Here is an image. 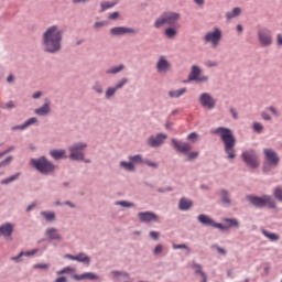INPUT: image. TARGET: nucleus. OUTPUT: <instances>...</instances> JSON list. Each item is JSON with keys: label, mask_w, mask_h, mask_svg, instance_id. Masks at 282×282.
<instances>
[{"label": "nucleus", "mask_w": 282, "mask_h": 282, "mask_svg": "<svg viewBox=\"0 0 282 282\" xmlns=\"http://www.w3.org/2000/svg\"><path fill=\"white\" fill-rule=\"evenodd\" d=\"M61 41H63V31L56 25L48 28L43 34V46L45 52L51 54L59 52Z\"/></svg>", "instance_id": "obj_1"}, {"label": "nucleus", "mask_w": 282, "mask_h": 282, "mask_svg": "<svg viewBox=\"0 0 282 282\" xmlns=\"http://www.w3.org/2000/svg\"><path fill=\"white\" fill-rule=\"evenodd\" d=\"M214 135H219L220 140L225 144V153L228 154L229 160H235L237 156L235 154V145L237 144V139L235 138V134L232 133V130L229 128L219 127L212 131Z\"/></svg>", "instance_id": "obj_2"}, {"label": "nucleus", "mask_w": 282, "mask_h": 282, "mask_svg": "<svg viewBox=\"0 0 282 282\" xmlns=\"http://www.w3.org/2000/svg\"><path fill=\"white\" fill-rule=\"evenodd\" d=\"M182 15L177 12H165L154 22V28H162V25H177V21Z\"/></svg>", "instance_id": "obj_3"}, {"label": "nucleus", "mask_w": 282, "mask_h": 282, "mask_svg": "<svg viewBox=\"0 0 282 282\" xmlns=\"http://www.w3.org/2000/svg\"><path fill=\"white\" fill-rule=\"evenodd\" d=\"M31 164L39 171L40 173H43L44 175H47V173L54 172V164L52 162L47 161L45 158L40 159H32Z\"/></svg>", "instance_id": "obj_4"}, {"label": "nucleus", "mask_w": 282, "mask_h": 282, "mask_svg": "<svg viewBox=\"0 0 282 282\" xmlns=\"http://www.w3.org/2000/svg\"><path fill=\"white\" fill-rule=\"evenodd\" d=\"M248 199L253 206H257L258 208H263V206H268L269 208H276V203L274 199H272V196H248Z\"/></svg>", "instance_id": "obj_5"}, {"label": "nucleus", "mask_w": 282, "mask_h": 282, "mask_svg": "<svg viewBox=\"0 0 282 282\" xmlns=\"http://www.w3.org/2000/svg\"><path fill=\"white\" fill-rule=\"evenodd\" d=\"M241 158L247 166H249L250 169H258L259 155H257V152H254V150L243 152L241 154Z\"/></svg>", "instance_id": "obj_6"}, {"label": "nucleus", "mask_w": 282, "mask_h": 282, "mask_svg": "<svg viewBox=\"0 0 282 282\" xmlns=\"http://www.w3.org/2000/svg\"><path fill=\"white\" fill-rule=\"evenodd\" d=\"M205 43H212L213 47H217L221 41V30L214 29L212 32H207L204 36Z\"/></svg>", "instance_id": "obj_7"}, {"label": "nucleus", "mask_w": 282, "mask_h": 282, "mask_svg": "<svg viewBox=\"0 0 282 282\" xmlns=\"http://www.w3.org/2000/svg\"><path fill=\"white\" fill-rule=\"evenodd\" d=\"M85 149H87V144H85V143H76L75 145H72L69 148V151H70L69 159L70 160H83L85 158V154L83 153V151H85Z\"/></svg>", "instance_id": "obj_8"}, {"label": "nucleus", "mask_w": 282, "mask_h": 282, "mask_svg": "<svg viewBox=\"0 0 282 282\" xmlns=\"http://www.w3.org/2000/svg\"><path fill=\"white\" fill-rule=\"evenodd\" d=\"M138 217L141 224H151L153 221L160 224V216L153 212H140Z\"/></svg>", "instance_id": "obj_9"}, {"label": "nucleus", "mask_w": 282, "mask_h": 282, "mask_svg": "<svg viewBox=\"0 0 282 282\" xmlns=\"http://www.w3.org/2000/svg\"><path fill=\"white\" fill-rule=\"evenodd\" d=\"M172 147L178 153H184V154L188 153V151H191V149H193L191 143H186V142L184 143L182 141H177V139H172Z\"/></svg>", "instance_id": "obj_10"}, {"label": "nucleus", "mask_w": 282, "mask_h": 282, "mask_svg": "<svg viewBox=\"0 0 282 282\" xmlns=\"http://www.w3.org/2000/svg\"><path fill=\"white\" fill-rule=\"evenodd\" d=\"M258 39L263 47H268V45H272V34L268 30H260L258 32Z\"/></svg>", "instance_id": "obj_11"}, {"label": "nucleus", "mask_w": 282, "mask_h": 282, "mask_svg": "<svg viewBox=\"0 0 282 282\" xmlns=\"http://www.w3.org/2000/svg\"><path fill=\"white\" fill-rule=\"evenodd\" d=\"M199 102L206 109H215L216 101L208 93H204L200 95Z\"/></svg>", "instance_id": "obj_12"}, {"label": "nucleus", "mask_w": 282, "mask_h": 282, "mask_svg": "<svg viewBox=\"0 0 282 282\" xmlns=\"http://www.w3.org/2000/svg\"><path fill=\"white\" fill-rule=\"evenodd\" d=\"M264 155L265 160H268L272 166H279V154H276L274 150L264 149Z\"/></svg>", "instance_id": "obj_13"}, {"label": "nucleus", "mask_w": 282, "mask_h": 282, "mask_svg": "<svg viewBox=\"0 0 282 282\" xmlns=\"http://www.w3.org/2000/svg\"><path fill=\"white\" fill-rule=\"evenodd\" d=\"M167 135L166 134H163V133H159L156 137H150L148 139V144L149 147H160L162 144H164V140H166Z\"/></svg>", "instance_id": "obj_14"}, {"label": "nucleus", "mask_w": 282, "mask_h": 282, "mask_svg": "<svg viewBox=\"0 0 282 282\" xmlns=\"http://www.w3.org/2000/svg\"><path fill=\"white\" fill-rule=\"evenodd\" d=\"M135 30L124 26H116L110 30V34L113 36H122V34H135Z\"/></svg>", "instance_id": "obj_15"}, {"label": "nucleus", "mask_w": 282, "mask_h": 282, "mask_svg": "<svg viewBox=\"0 0 282 282\" xmlns=\"http://www.w3.org/2000/svg\"><path fill=\"white\" fill-rule=\"evenodd\" d=\"M199 74H202V69L198 66H192V72L188 75V79L198 80V83L208 80V77H199Z\"/></svg>", "instance_id": "obj_16"}, {"label": "nucleus", "mask_w": 282, "mask_h": 282, "mask_svg": "<svg viewBox=\"0 0 282 282\" xmlns=\"http://www.w3.org/2000/svg\"><path fill=\"white\" fill-rule=\"evenodd\" d=\"M158 72H161L162 74H166L169 69H171V64L169 61H166V57L161 56L158 64H156Z\"/></svg>", "instance_id": "obj_17"}, {"label": "nucleus", "mask_w": 282, "mask_h": 282, "mask_svg": "<svg viewBox=\"0 0 282 282\" xmlns=\"http://www.w3.org/2000/svg\"><path fill=\"white\" fill-rule=\"evenodd\" d=\"M12 232H14V225L7 223L0 226V235H3V237H10Z\"/></svg>", "instance_id": "obj_18"}, {"label": "nucleus", "mask_w": 282, "mask_h": 282, "mask_svg": "<svg viewBox=\"0 0 282 282\" xmlns=\"http://www.w3.org/2000/svg\"><path fill=\"white\" fill-rule=\"evenodd\" d=\"M46 237H48V239L55 240V241H61V239H63V237L58 232V229H56V228L46 229Z\"/></svg>", "instance_id": "obj_19"}, {"label": "nucleus", "mask_w": 282, "mask_h": 282, "mask_svg": "<svg viewBox=\"0 0 282 282\" xmlns=\"http://www.w3.org/2000/svg\"><path fill=\"white\" fill-rule=\"evenodd\" d=\"M36 116H47L50 113V102H45L41 108L35 109Z\"/></svg>", "instance_id": "obj_20"}, {"label": "nucleus", "mask_w": 282, "mask_h": 282, "mask_svg": "<svg viewBox=\"0 0 282 282\" xmlns=\"http://www.w3.org/2000/svg\"><path fill=\"white\" fill-rule=\"evenodd\" d=\"M191 206H193L192 200H188L186 198H181V200L178 203L180 210H188V208H191Z\"/></svg>", "instance_id": "obj_21"}, {"label": "nucleus", "mask_w": 282, "mask_h": 282, "mask_svg": "<svg viewBox=\"0 0 282 282\" xmlns=\"http://www.w3.org/2000/svg\"><path fill=\"white\" fill-rule=\"evenodd\" d=\"M198 221L203 224V226H213L215 220H213L210 217L202 214L198 216Z\"/></svg>", "instance_id": "obj_22"}, {"label": "nucleus", "mask_w": 282, "mask_h": 282, "mask_svg": "<svg viewBox=\"0 0 282 282\" xmlns=\"http://www.w3.org/2000/svg\"><path fill=\"white\" fill-rule=\"evenodd\" d=\"M75 279H77V281H82L83 279H89V281H96V280H98V275H96L91 272H87L82 275H76Z\"/></svg>", "instance_id": "obj_23"}, {"label": "nucleus", "mask_w": 282, "mask_h": 282, "mask_svg": "<svg viewBox=\"0 0 282 282\" xmlns=\"http://www.w3.org/2000/svg\"><path fill=\"white\" fill-rule=\"evenodd\" d=\"M75 261H78L79 263H86L87 265L91 263V259H89V257H87V254L85 253H79L75 256Z\"/></svg>", "instance_id": "obj_24"}, {"label": "nucleus", "mask_w": 282, "mask_h": 282, "mask_svg": "<svg viewBox=\"0 0 282 282\" xmlns=\"http://www.w3.org/2000/svg\"><path fill=\"white\" fill-rule=\"evenodd\" d=\"M36 123V118H30L28 121H25L22 126H15L12 128L13 131H17V129H28V127H30V124H34Z\"/></svg>", "instance_id": "obj_25"}, {"label": "nucleus", "mask_w": 282, "mask_h": 282, "mask_svg": "<svg viewBox=\"0 0 282 282\" xmlns=\"http://www.w3.org/2000/svg\"><path fill=\"white\" fill-rule=\"evenodd\" d=\"M239 14H241V8L236 7L232 9L231 12L226 13V19H228V21H230V19H235V17H239Z\"/></svg>", "instance_id": "obj_26"}, {"label": "nucleus", "mask_w": 282, "mask_h": 282, "mask_svg": "<svg viewBox=\"0 0 282 282\" xmlns=\"http://www.w3.org/2000/svg\"><path fill=\"white\" fill-rule=\"evenodd\" d=\"M51 155L54 160H63L65 158V150H53L51 151Z\"/></svg>", "instance_id": "obj_27"}, {"label": "nucleus", "mask_w": 282, "mask_h": 282, "mask_svg": "<svg viewBox=\"0 0 282 282\" xmlns=\"http://www.w3.org/2000/svg\"><path fill=\"white\" fill-rule=\"evenodd\" d=\"M262 235L267 237L270 241H279L280 237L276 234H272L265 229L262 230Z\"/></svg>", "instance_id": "obj_28"}, {"label": "nucleus", "mask_w": 282, "mask_h": 282, "mask_svg": "<svg viewBox=\"0 0 282 282\" xmlns=\"http://www.w3.org/2000/svg\"><path fill=\"white\" fill-rule=\"evenodd\" d=\"M186 94V88H182L178 90H172L169 93L170 98H180V96H184Z\"/></svg>", "instance_id": "obj_29"}, {"label": "nucleus", "mask_w": 282, "mask_h": 282, "mask_svg": "<svg viewBox=\"0 0 282 282\" xmlns=\"http://www.w3.org/2000/svg\"><path fill=\"white\" fill-rule=\"evenodd\" d=\"M37 252H39V249H33L32 251H28V252H20L18 257L13 258V261H19V259H21L23 254L25 257H34V254H36Z\"/></svg>", "instance_id": "obj_30"}, {"label": "nucleus", "mask_w": 282, "mask_h": 282, "mask_svg": "<svg viewBox=\"0 0 282 282\" xmlns=\"http://www.w3.org/2000/svg\"><path fill=\"white\" fill-rule=\"evenodd\" d=\"M37 252H39V249H33L32 251H28V252H20L18 257L13 258V261H19V259H21L23 254L25 257H34V254H36Z\"/></svg>", "instance_id": "obj_31"}, {"label": "nucleus", "mask_w": 282, "mask_h": 282, "mask_svg": "<svg viewBox=\"0 0 282 282\" xmlns=\"http://www.w3.org/2000/svg\"><path fill=\"white\" fill-rule=\"evenodd\" d=\"M41 215L47 221H54V219H56V214H54V212H41Z\"/></svg>", "instance_id": "obj_32"}, {"label": "nucleus", "mask_w": 282, "mask_h": 282, "mask_svg": "<svg viewBox=\"0 0 282 282\" xmlns=\"http://www.w3.org/2000/svg\"><path fill=\"white\" fill-rule=\"evenodd\" d=\"M120 166H121L122 169H124L126 171H135V166L133 165L132 161L129 162V163L122 161V162L120 163Z\"/></svg>", "instance_id": "obj_33"}, {"label": "nucleus", "mask_w": 282, "mask_h": 282, "mask_svg": "<svg viewBox=\"0 0 282 282\" xmlns=\"http://www.w3.org/2000/svg\"><path fill=\"white\" fill-rule=\"evenodd\" d=\"M165 36L167 39H175V36H177V31L175 29H173V28H167L165 30Z\"/></svg>", "instance_id": "obj_34"}, {"label": "nucleus", "mask_w": 282, "mask_h": 282, "mask_svg": "<svg viewBox=\"0 0 282 282\" xmlns=\"http://www.w3.org/2000/svg\"><path fill=\"white\" fill-rule=\"evenodd\" d=\"M130 162H132V164H142L144 163V160L142 159V155L137 154L134 156H129Z\"/></svg>", "instance_id": "obj_35"}, {"label": "nucleus", "mask_w": 282, "mask_h": 282, "mask_svg": "<svg viewBox=\"0 0 282 282\" xmlns=\"http://www.w3.org/2000/svg\"><path fill=\"white\" fill-rule=\"evenodd\" d=\"M220 197H221V202H223L224 204L230 205V197L228 196V192H227L226 189H223V191L220 192Z\"/></svg>", "instance_id": "obj_36"}, {"label": "nucleus", "mask_w": 282, "mask_h": 282, "mask_svg": "<svg viewBox=\"0 0 282 282\" xmlns=\"http://www.w3.org/2000/svg\"><path fill=\"white\" fill-rule=\"evenodd\" d=\"M273 197H275V199H278V202H282V187H276L273 191Z\"/></svg>", "instance_id": "obj_37"}, {"label": "nucleus", "mask_w": 282, "mask_h": 282, "mask_svg": "<svg viewBox=\"0 0 282 282\" xmlns=\"http://www.w3.org/2000/svg\"><path fill=\"white\" fill-rule=\"evenodd\" d=\"M122 69H124V65L121 64L120 66L106 70V74H118V72H122Z\"/></svg>", "instance_id": "obj_38"}, {"label": "nucleus", "mask_w": 282, "mask_h": 282, "mask_svg": "<svg viewBox=\"0 0 282 282\" xmlns=\"http://www.w3.org/2000/svg\"><path fill=\"white\" fill-rule=\"evenodd\" d=\"M19 173H17L15 175L13 176H10L8 178H4L1 181V184H11V182H14L15 180H19Z\"/></svg>", "instance_id": "obj_39"}, {"label": "nucleus", "mask_w": 282, "mask_h": 282, "mask_svg": "<svg viewBox=\"0 0 282 282\" xmlns=\"http://www.w3.org/2000/svg\"><path fill=\"white\" fill-rule=\"evenodd\" d=\"M225 221L229 224L230 227L239 228V221L235 218H226Z\"/></svg>", "instance_id": "obj_40"}, {"label": "nucleus", "mask_w": 282, "mask_h": 282, "mask_svg": "<svg viewBox=\"0 0 282 282\" xmlns=\"http://www.w3.org/2000/svg\"><path fill=\"white\" fill-rule=\"evenodd\" d=\"M113 6H116V2H101V12L109 10V8H113Z\"/></svg>", "instance_id": "obj_41"}, {"label": "nucleus", "mask_w": 282, "mask_h": 282, "mask_svg": "<svg viewBox=\"0 0 282 282\" xmlns=\"http://www.w3.org/2000/svg\"><path fill=\"white\" fill-rule=\"evenodd\" d=\"M174 250H187V252H191V248L186 245H173Z\"/></svg>", "instance_id": "obj_42"}, {"label": "nucleus", "mask_w": 282, "mask_h": 282, "mask_svg": "<svg viewBox=\"0 0 282 282\" xmlns=\"http://www.w3.org/2000/svg\"><path fill=\"white\" fill-rule=\"evenodd\" d=\"M197 158H199V152H189L187 154V160L188 162L193 161V160H197Z\"/></svg>", "instance_id": "obj_43"}, {"label": "nucleus", "mask_w": 282, "mask_h": 282, "mask_svg": "<svg viewBox=\"0 0 282 282\" xmlns=\"http://www.w3.org/2000/svg\"><path fill=\"white\" fill-rule=\"evenodd\" d=\"M118 206H122L123 208H132L133 203H129L127 200H121L117 203Z\"/></svg>", "instance_id": "obj_44"}, {"label": "nucleus", "mask_w": 282, "mask_h": 282, "mask_svg": "<svg viewBox=\"0 0 282 282\" xmlns=\"http://www.w3.org/2000/svg\"><path fill=\"white\" fill-rule=\"evenodd\" d=\"M197 138H199V134L196 132H192L187 135V140H191V142H197Z\"/></svg>", "instance_id": "obj_45"}, {"label": "nucleus", "mask_w": 282, "mask_h": 282, "mask_svg": "<svg viewBox=\"0 0 282 282\" xmlns=\"http://www.w3.org/2000/svg\"><path fill=\"white\" fill-rule=\"evenodd\" d=\"M111 274L115 276H123L124 279H129V273L120 272V271H112Z\"/></svg>", "instance_id": "obj_46"}, {"label": "nucleus", "mask_w": 282, "mask_h": 282, "mask_svg": "<svg viewBox=\"0 0 282 282\" xmlns=\"http://www.w3.org/2000/svg\"><path fill=\"white\" fill-rule=\"evenodd\" d=\"M116 91H118L116 87L108 88L106 91L107 98H111V96H113V94H116Z\"/></svg>", "instance_id": "obj_47"}, {"label": "nucleus", "mask_w": 282, "mask_h": 282, "mask_svg": "<svg viewBox=\"0 0 282 282\" xmlns=\"http://www.w3.org/2000/svg\"><path fill=\"white\" fill-rule=\"evenodd\" d=\"M253 130L257 131V133H261V131H263V126L259 122H254Z\"/></svg>", "instance_id": "obj_48"}, {"label": "nucleus", "mask_w": 282, "mask_h": 282, "mask_svg": "<svg viewBox=\"0 0 282 282\" xmlns=\"http://www.w3.org/2000/svg\"><path fill=\"white\" fill-rule=\"evenodd\" d=\"M124 85H127V78L121 79V80L116 85L115 88H117V90H118V89H122V87H124Z\"/></svg>", "instance_id": "obj_49"}, {"label": "nucleus", "mask_w": 282, "mask_h": 282, "mask_svg": "<svg viewBox=\"0 0 282 282\" xmlns=\"http://www.w3.org/2000/svg\"><path fill=\"white\" fill-rule=\"evenodd\" d=\"M151 239H154V241H158L160 239V232L158 231H150Z\"/></svg>", "instance_id": "obj_50"}, {"label": "nucleus", "mask_w": 282, "mask_h": 282, "mask_svg": "<svg viewBox=\"0 0 282 282\" xmlns=\"http://www.w3.org/2000/svg\"><path fill=\"white\" fill-rule=\"evenodd\" d=\"M2 109H14V102L9 101L4 106H1Z\"/></svg>", "instance_id": "obj_51"}, {"label": "nucleus", "mask_w": 282, "mask_h": 282, "mask_svg": "<svg viewBox=\"0 0 282 282\" xmlns=\"http://www.w3.org/2000/svg\"><path fill=\"white\" fill-rule=\"evenodd\" d=\"M268 110L271 111V113H273V116L279 117V110L276 108L270 106L268 108Z\"/></svg>", "instance_id": "obj_52"}, {"label": "nucleus", "mask_w": 282, "mask_h": 282, "mask_svg": "<svg viewBox=\"0 0 282 282\" xmlns=\"http://www.w3.org/2000/svg\"><path fill=\"white\" fill-rule=\"evenodd\" d=\"M34 268L40 270H47V268H50V264H35Z\"/></svg>", "instance_id": "obj_53"}, {"label": "nucleus", "mask_w": 282, "mask_h": 282, "mask_svg": "<svg viewBox=\"0 0 282 282\" xmlns=\"http://www.w3.org/2000/svg\"><path fill=\"white\" fill-rule=\"evenodd\" d=\"M12 162V156L7 158L4 161L0 163V166H7V164H10Z\"/></svg>", "instance_id": "obj_54"}, {"label": "nucleus", "mask_w": 282, "mask_h": 282, "mask_svg": "<svg viewBox=\"0 0 282 282\" xmlns=\"http://www.w3.org/2000/svg\"><path fill=\"white\" fill-rule=\"evenodd\" d=\"M162 250H164V248L162 247V245H158L154 248V254H160V252H162Z\"/></svg>", "instance_id": "obj_55"}, {"label": "nucleus", "mask_w": 282, "mask_h": 282, "mask_svg": "<svg viewBox=\"0 0 282 282\" xmlns=\"http://www.w3.org/2000/svg\"><path fill=\"white\" fill-rule=\"evenodd\" d=\"M213 228H219L220 230H226V226L221 225V224H217L214 221V225H212Z\"/></svg>", "instance_id": "obj_56"}, {"label": "nucleus", "mask_w": 282, "mask_h": 282, "mask_svg": "<svg viewBox=\"0 0 282 282\" xmlns=\"http://www.w3.org/2000/svg\"><path fill=\"white\" fill-rule=\"evenodd\" d=\"M205 65H206L207 67H217V62L207 61V62L205 63Z\"/></svg>", "instance_id": "obj_57"}, {"label": "nucleus", "mask_w": 282, "mask_h": 282, "mask_svg": "<svg viewBox=\"0 0 282 282\" xmlns=\"http://www.w3.org/2000/svg\"><path fill=\"white\" fill-rule=\"evenodd\" d=\"M119 17H120V13H118V12H112V13L109 14V19H111V20H116Z\"/></svg>", "instance_id": "obj_58"}, {"label": "nucleus", "mask_w": 282, "mask_h": 282, "mask_svg": "<svg viewBox=\"0 0 282 282\" xmlns=\"http://www.w3.org/2000/svg\"><path fill=\"white\" fill-rule=\"evenodd\" d=\"M145 164H147L148 166H151L152 169H158V163H155V162L145 161Z\"/></svg>", "instance_id": "obj_59"}, {"label": "nucleus", "mask_w": 282, "mask_h": 282, "mask_svg": "<svg viewBox=\"0 0 282 282\" xmlns=\"http://www.w3.org/2000/svg\"><path fill=\"white\" fill-rule=\"evenodd\" d=\"M230 113H231L232 118L235 120H237L238 116H237V110H235V108H230Z\"/></svg>", "instance_id": "obj_60"}, {"label": "nucleus", "mask_w": 282, "mask_h": 282, "mask_svg": "<svg viewBox=\"0 0 282 282\" xmlns=\"http://www.w3.org/2000/svg\"><path fill=\"white\" fill-rule=\"evenodd\" d=\"M262 118H263V120H272V117H270V115H268V112H262Z\"/></svg>", "instance_id": "obj_61"}, {"label": "nucleus", "mask_w": 282, "mask_h": 282, "mask_svg": "<svg viewBox=\"0 0 282 282\" xmlns=\"http://www.w3.org/2000/svg\"><path fill=\"white\" fill-rule=\"evenodd\" d=\"M33 208H36V203H33L26 207V213H30Z\"/></svg>", "instance_id": "obj_62"}, {"label": "nucleus", "mask_w": 282, "mask_h": 282, "mask_svg": "<svg viewBox=\"0 0 282 282\" xmlns=\"http://www.w3.org/2000/svg\"><path fill=\"white\" fill-rule=\"evenodd\" d=\"M55 282H67V278L65 276L57 278Z\"/></svg>", "instance_id": "obj_63"}, {"label": "nucleus", "mask_w": 282, "mask_h": 282, "mask_svg": "<svg viewBox=\"0 0 282 282\" xmlns=\"http://www.w3.org/2000/svg\"><path fill=\"white\" fill-rule=\"evenodd\" d=\"M278 45H282V36H281V34H278Z\"/></svg>", "instance_id": "obj_64"}]
</instances>
